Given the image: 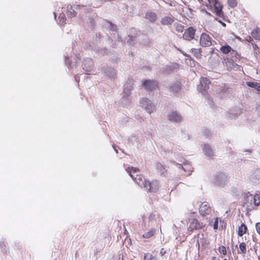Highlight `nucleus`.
<instances>
[{
  "instance_id": "58836bf2",
  "label": "nucleus",
  "mask_w": 260,
  "mask_h": 260,
  "mask_svg": "<svg viewBox=\"0 0 260 260\" xmlns=\"http://www.w3.org/2000/svg\"><path fill=\"white\" fill-rule=\"evenodd\" d=\"M223 260H227L226 259H224Z\"/></svg>"
},
{
  "instance_id": "f257e3e1",
  "label": "nucleus",
  "mask_w": 260,
  "mask_h": 260,
  "mask_svg": "<svg viewBox=\"0 0 260 260\" xmlns=\"http://www.w3.org/2000/svg\"><path fill=\"white\" fill-rule=\"evenodd\" d=\"M126 170L131 177L135 180L139 186L144 187L151 192H156L158 189L159 182L157 180H155L150 182L147 179L144 178L142 175H137L135 177L133 173L134 174L137 172H139L140 170L138 168L133 167H128Z\"/></svg>"
},
{
  "instance_id": "e433bc0d",
  "label": "nucleus",
  "mask_w": 260,
  "mask_h": 260,
  "mask_svg": "<svg viewBox=\"0 0 260 260\" xmlns=\"http://www.w3.org/2000/svg\"><path fill=\"white\" fill-rule=\"evenodd\" d=\"M229 62L231 63L233 66L235 63V62H234V61L232 59H230V60H229Z\"/></svg>"
},
{
  "instance_id": "473e14b6",
  "label": "nucleus",
  "mask_w": 260,
  "mask_h": 260,
  "mask_svg": "<svg viewBox=\"0 0 260 260\" xmlns=\"http://www.w3.org/2000/svg\"><path fill=\"white\" fill-rule=\"evenodd\" d=\"M255 228L256 232L260 234V222L256 223Z\"/></svg>"
},
{
  "instance_id": "b1692460",
  "label": "nucleus",
  "mask_w": 260,
  "mask_h": 260,
  "mask_svg": "<svg viewBox=\"0 0 260 260\" xmlns=\"http://www.w3.org/2000/svg\"><path fill=\"white\" fill-rule=\"evenodd\" d=\"M232 50L231 47L229 45L222 46L220 48V51L224 54H227Z\"/></svg>"
},
{
  "instance_id": "bb28decb",
  "label": "nucleus",
  "mask_w": 260,
  "mask_h": 260,
  "mask_svg": "<svg viewBox=\"0 0 260 260\" xmlns=\"http://www.w3.org/2000/svg\"><path fill=\"white\" fill-rule=\"evenodd\" d=\"M228 5L232 8H235L237 6L238 3L236 0H228Z\"/></svg>"
},
{
  "instance_id": "c9c22d12",
  "label": "nucleus",
  "mask_w": 260,
  "mask_h": 260,
  "mask_svg": "<svg viewBox=\"0 0 260 260\" xmlns=\"http://www.w3.org/2000/svg\"><path fill=\"white\" fill-rule=\"evenodd\" d=\"M247 41L250 42L252 41V38L250 36H248V38L246 39Z\"/></svg>"
},
{
  "instance_id": "4468645a",
  "label": "nucleus",
  "mask_w": 260,
  "mask_h": 260,
  "mask_svg": "<svg viewBox=\"0 0 260 260\" xmlns=\"http://www.w3.org/2000/svg\"><path fill=\"white\" fill-rule=\"evenodd\" d=\"M251 35L254 39L260 41V28L256 27L253 29L251 32Z\"/></svg>"
},
{
  "instance_id": "7ed1b4c3",
  "label": "nucleus",
  "mask_w": 260,
  "mask_h": 260,
  "mask_svg": "<svg viewBox=\"0 0 260 260\" xmlns=\"http://www.w3.org/2000/svg\"><path fill=\"white\" fill-rule=\"evenodd\" d=\"M210 80L207 78H202L200 80V84L198 85L199 89L201 91H205L209 88Z\"/></svg>"
},
{
  "instance_id": "aec40b11",
  "label": "nucleus",
  "mask_w": 260,
  "mask_h": 260,
  "mask_svg": "<svg viewBox=\"0 0 260 260\" xmlns=\"http://www.w3.org/2000/svg\"><path fill=\"white\" fill-rule=\"evenodd\" d=\"M246 84L249 87L254 88L256 90L260 91V83L258 82H247Z\"/></svg>"
},
{
  "instance_id": "f704fd0d",
  "label": "nucleus",
  "mask_w": 260,
  "mask_h": 260,
  "mask_svg": "<svg viewBox=\"0 0 260 260\" xmlns=\"http://www.w3.org/2000/svg\"><path fill=\"white\" fill-rule=\"evenodd\" d=\"M166 253V251L164 248L160 249L159 254L161 256H163L164 254H165Z\"/></svg>"
},
{
  "instance_id": "2eb2a0df",
  "label": "nucleus",
  "mask_w": 260,
  "mask_h": 260,
  "mask_svg": "<svg viewBox=\"0 0 260 260\" xmlns=\"http://www.w3.org/2000/svg\"><path fill=\"white\" fill-rule=\"evenodd\" d=\"M251 179L252 181L254 183H256L257 181H260V169H256L254 171Z\"/></svg>"
},
{
  "instance_id": "4c0bfd02",
  "label": "nucleus",
  "mask_w": 260,
  "mask_h": 260,
  "mask_svg": "<svg viewBox=\"0 0 260 260\" xmlns=\"http://www.w3.org/2000/svg\"><path fill=\"white\" fill-rule=\"evenodd\" d=\"M213 260H216V259H215V257H213Z\"/></svg>"
},
{
  "instance_id": "c756f323",
  "label": "nucleus",
  "mask_w": 260,
  "mask_h": 260,
  "mask_svg": "<svg viewBox=\"0 0 260 260\" xmlns=\"http://www.w3.org/2000/svg\"><path fill=\"white\" fill-rule=\"evenodd\" d=\"M213 226L214 230H217L218 227V217H216L215 218V220H214Z\"/></svg>"
},
{
  "instance_id": "6e6552de",
  "label": "nucleus",
  "mask_w": 260,
  "mask_h": 260,
  "mask_svg": "<svg viewBox=\"0 0 260 260\" xmlns=\"http://www.w3.org/2000/svg\"><path fill=\"white\" fill-rule=\"evenodd\" d=\"M200 44L203 47L209 46L211 44L210 38L208 35L206 34H202L200 38Z\"/></svg>"
},
{
  "instance_id": "0eeeda50",
  "label": "nucleus",
  "mask_w": 260,
  "mask_h": 260,
  "mask_svg": "<svg viewBox=\"0 0 260 260\" xmlns=\"http://www.w3.org/2000/svg\"><path fill=\"white\" fill-rule=\"evenodd\" d=\"M210 5H208V7L211 8L212 5L214 7L215 12L216 15L219 16L222 12V6L220 3L218 2L217 0H210Z\"/></svg>"
},
{
  "instance_id": "39448f33",
  "label": "nucleus",
  "mask_w": 260,
  "mask_h": 260,
  "mask_svg": "<svg viewBox=\"0 0 260 260\" xmlns=\"http://www.w3.org/2000/svg\"><path fill=\"white\" fill-rule=\"evenodd\" d=\"M168 120L173 122H180L182 121V117L176 111H173L168 115Z\"/></svg>"
},
{
  "instance_id": "72a5a7b5",
  "label": "nucleus",
  "mask_w": 260,
  "mask_h": 260,
  "mask_svg": "<svg viewBox=\"0 0 260 260\" xmlns=\"http://www.w3.org/2000/svg\"><path fill=\"white\" fill-rule=\"evenodd\" d=\"M195 229V225L193 223L190 224L189 227L188 228V231L190 232H193V230Z\"/></svg>"
},
{
  "instance_id": "393cba45",
  "label": "nucleus",
  "mask_w": 260,
  "mask_h": 260,
  "mask_svg": "<svg viewBox=\"0 0 260 260\" xmlns=\"http://www.w3.org/2000/svg\"><path fill=\"white\" fill-rule=\"evenodd\" d=\"M175 26L177 31L182 32L184 30V26L180 23L175 24Z\"/></svg>"
},
{
  "instance_id": "dca6fc26",
  "label": "nucleus",
  "mask_w": 260,
  "mask_h": 260,
  "mask_svg": "<svg viewBox=\"0 0 260 260\" xmlns=\"http://www.w3.org/2000/svg\"><path fill=\"white\" fill-rule=\"evenodd\" d=\"M156 230L155 229H150L148 232L145 233L142 237L145 239H149L152 237L155 234Z\"/></svg>"
},
{
  "instance_id": "423d86ee",
  "label": "nucleus",
  "mask_w": 260,
  "mask_h": 260,
  "mask_svg": "<svg viewBox=\"0 0 260 260\" xmlns=\"http://www.w3.org/2000/svg\"><path fill=\"white\" fill-rule=\"evenodd\" d=\"M194 34L195 30L192 27H189L185 30L183 38L186 40L190 41L194 38Z\"/></svg>"
},
{
  "instance_id": "2f4dec72",
  "label": "nucleus",
  "mask_w": 260,
  "mask_h": 260,
  "mask_svg": "<svg viewBox=\"0 0 260 260\" xmlns=\"http://www.w3.org/2000/svg\"><path fill=\"white\" fill-rule=\"evenodd\" d=\"M203 226H204V225L203 223H200L196 220V229H201Z\"/></svg>"
},
{
  "instance_id": "f8f14e48",
  "label": "nucleus",
  "mask_w": 260,
  "mask_h": 260,
  "mask_svg": "<svg viewBox=\"0 0 260 260\" xmlns=\"http://www.w3.org/2000/svg\"><path fill=\"white\" fill-rule=\"evenodd\" d=\"M199 3L201 4V6L203 7L204 8H201V11L204 12L207 15H210V14L208 13L206 10L205 7L208 8V5H210V0H198Z\"/></svg>"
},
{
  "instance_id": "6ab92c4d",
  "label": "nucleus",
  "mask_w": 260,
  "mask_h": 260,
  "mask_svg": "<svg viewBox=\"0 0 260 260\" xmlns=\"http://www.w3.org/2000/svg\"><path fill=\"white\" fill-rule=\"evenodd\" d=\"M145 18L150 21L153 22L156 19V15L154 12H147L145 15Z\"/></svg>"
},
{
  "instance_id": "5701e85b",
  "label": "nucleus",
  "mask_w": 260,
  "mask_h": 260,
  "mask_svg": "<svg viewBox=\"0 0 260 260\" xmlns=\"http://www.w3.org/2000/svg\"><path fill=\"white\" fill-rule=\"evenodd\" d=\"M181 86L179 83L174 84L171 87V90L174 93H177L180 90Z\"/></svg>"
},
{
  "instance_id": "a211bd4d",
  "label": "nucleus",
  "mask_w": 260,
  "mask_h": 260,
  "mask_svg": "<svg viewBox=\"0 0 260 260\" xmlns=\"http://www.w3.org/2000/svg\"><path fill=\"white\" fill-rule=\"evenodd\" d=\"M174 19L169 16H165L161 20V23L162 25H169L173 23Z\"/></svg>"
},
{
  "instance_id": "a878e982",
  "label": "nucleus",
  "mask_w": 260,
  "mask_h": 260,
  "mask_svg": "<svg viewBox=\"0 0 260 260\" xmlns=\"http://www.w3.org/2000/svg\"><path fill=\"white\" fill-rule=\"evenodd\" d=\"M239 248L242 253H243V254L246 253V244L245 243L242 242V243H240L239 245Z\"/></svg>"
},
{
  "instance_id": "20e7f679",
  "label": "nucleus",
  "mask_w": 260,
  "mask_h": 260,
  "mask_svg": "<svg viewBox=\"0 0 260 260\" xmlns=\"http://www.w3.org/2000/svg\"><path fill=\"white\" fill-rule=\"evenodd\" d=\"M211 211V208L207 202L202 203L199 208V212L203 216L210 214Z\"/></svg>"
},
{
  "instance_id": "9b49d317",
  "label": "nucleus",
  "mask_w": 260,
  "mask_h": 260,
  "mask_svg": "<svg viewBox=\"0 0 260 260\" xmlns=\"http://www.w3.org/2000/svg\"><path fill=\"white\" fill-rule=\"evenodd\" d=\"M243 206L245 205H247L249 203L250 205H252V195L249 192H247L246 193H244L243 194Z\"/></svg>"
},
{
  "instance_id": "9d476101",
  "label": "nucleus",
  "mask_w": 260,
  "mask_h": 260,
  "mask_svg": "<svg viewBox=\"0 0 260 260\" xmlns=\"http://www.w3.org/2000/svg\"><path fill=\"white\" fill-rule=\"evenodd\" d=\"M156 169L160 173V175L163 177H166L168 174V171L166 169L165 166L160 162L156 165Z\"/></svg>"
},
{
  "instance_id": "f3484780",
  "label": "nucleus",
  "mask_w": 260,
  "mask_h": 260,
  "mask_svg": "<svg viewBox=\"0 0 260 260\" xmlns=\"http://www.w3.org/2000/svg\"><path fill=\"white\" fill-rule=\"evenodd\" d=\"M247 230V226L244 223H242L239 228L238 230V234L239 236L242 237L244 235Z\"/></svg>"
},
{
  "instance_id": "f03ea898",
  "label": "nucleus",
  "mask_w": 260,
  "mask_h": 260,
  "mask_svg": "<svg viewBox=\"0 0 260 260\" xmlns=\"http://www.w3.org/2000/svg\"><path fill=\"white\" fill-rule=\"evenodd\" d=\"M143 86L148 91H152L157 88V82L155 81L146 80L143 83Z\"/></svg>"
},
{
  "instance_id": "cd10ccee",
  "label": "nucleus",
  "mask_w": 260,
  "mask_h": 260,
  "mask_svg": "<svg viewBox=\"0 0 260 260\" xmlns=\"http://www.w3.org/2000/svg\"><path fill=\"white\" fill-rule=\"evenodd\" d=\"M218 250L219 252L221 254H223L224 255H225L226 254V250L225 247L224 246L222 245L219 246Z\"/></svg>"
},
{
  "instance_id": "7c9ffc66",
  "label": "nucleus",
  "mask_w": 260,
  "mask_h": 260,
  "mask_svg": "<svg viewBox=\"0 0 260 260\" xmlns=\"http://www.w3.org/2000/svg\"><path fill=\"white\" fill-rule=\"evenodd\" d=\"M68 15L71 17H75L76 15V12L74 10H73L72 11H68Z\"/></svg>"
},
{
  "instance_id": "4be33fe9",
  "label": "nucleus",
  "mask_w": 260,
  "mask_h": 260,
  "mask_svg": "<svg viewBox=\"0 0 260 260\" xmlns=\"http://www.w3.org/2000/svg\"><path fill=\"white\" fill-rule=\"evenodd\" d=\"M253 203L255 206L260 205V196L256 194L252 198V203Z\"/></svg>"
},
{
  "instance_id": "ddd939ff",
  "label": "nucleus",
  "mask_w": 260,
  "mask_h": 260,
  "mask_svg": "<svg viewBox=\"0 0 260 260\" xmlns=\"http://www.w3.org/2000/svg\"><path fill=\"white\" fill-rule=\"evenodd\" d=\"M203 150L206 155L212 156L213 155V150L210 146L207 144H204L203 146Z\"/></svg>"
},
{
  "instance_id": "c85d7f7f",
  "label": "nucleus",
  "mask_w": 260,
  "mask_h": 260,
  "mask_svg": "<svg viewBox=\"0 0 260 260\" xmlns=\"http://www.w3.org/2000/svg\"><path fill=\"white\" fill-rule=\"evenodd\" d=\"M60 21L59 23L63 25L66 23V17L64 14H61L59 16Z\"/></svg>"
},
{
  "instance_id": "412c9836",
  "label": "nucleus",
  "mask_w": 260,
  "mask_h": 260,
  "mask_svg": "<svg viewBox=\"0 0 260 260\" xmlns=\"http://www.w3.org/2000/svg\"><path fill=\"white\" fill-rule=\"evenodd\" d=\"M144 260H157L156 255L149 253H145Z\"/></svg>"
},
{
  "instance_id": "1a4fd4ad",
  "label": "nucleus",
  "mask_w": 260,
  "mask_h": 260,
  "mask_svg": "<svg viewBox=\"0 0 260 260\" xmlns=\"http://www.w3.org/2000/svg\"><path fill=\"white\" fill-rule=\"evenodd\" d=\"M141 103L143 105V106H145V109L149 113L153 112L155 109L154 106L152 105L150 103V101L147 99H143Z\"/></svg>"
}]
</instances>
